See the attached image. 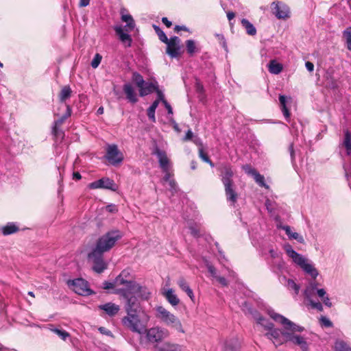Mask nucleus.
Segmentation results:
<instances>
[{
  "label": "nucleus",
  "instance_id": "nucleus-1",
  "mask_svg": "<svg viewBox=\"0 0 351 351\" xmlns=\"http://www.w3.org/2000/svg\"><path fill=\"white\" fill-rule=\"evenodd\" d=\"M267 314L275 322L282 325L279 329L274 326L265 332V336L271 340L276 347L290 342L300 346L302 351H309L308 344L306 338L298 334L304 330V328L296 324L283 315L276 313L273 309H267Z\"/></svg>",
  "mask_w": 351,
  "mask_h": 351
},
{
  "label": "nucleus",
  "instance_id": "nucleus-2",
  "mask_svg": "<svg viewBox=\"0 0 351 351\" xmlns=\"http://www.w3.org/2000/svg\"><path fill=\"white\" fill-rule=\"evenodd\" d=\"M138 312L127 313V315L122 318L123 325L133 332L139 335L144 334L146 330L147 322L149 320V316L145 314L141 318L137 313Z\"/></svg>",
  "mask_w": 351,
  "mask_h": 351
},
{
  "label": "nucleus",
  "instance_id": "nucleus-3",
  "mask_svg": "<svg viewBox=\"0 0 351 351\" xmlns=\"http://www.w3.org/2000/svg\"><path fill=\"white\" fill-rule=\"evenodd\" d=\"M284 250L287 256L298 266H300L306 274L310 275L313 280L318 276V271L314 265L302 255L295 252L290 244H285Z\"/></svg>",
  "mask_w": 351,
  "mask_h": 351
},
{
  "label": "nucleus",
  "instance_id": "nucleus-4",
  "mask_svg": "<svg viewBox=\"0 0 351 351\" xmlns=\"http://www.w3.org/2000/svg\"><path fill=\"white\" fill-rule=\"evenodd\" d=\"M122 236L121 232L118 230L109 231L99 238L93 250L104 254L112 248Z\"/></svg>",
  "mask_w": 351,
  "mask_h": 351
},
{
  "label": "nucleus",
  "instance_id": "nucleus-5",
  "mask_svg": "<svg viewBox=\"0 0 351 351\" xmlns=\"http://www.w3.org/2000/svg\"><path fill=\"white\" fill-rule=\"evenodd\" d=\"M155 310L156 311V317L165 325L171 326L179 332H185L180 320L176 315L162 306H156Z\"/></svg>",
  "mask_w": 351,
  "mask_h": 351
},
{
  "label": "nucleus",
  "instance_id": "nucleus-6",
  "mask_svg": "<svg viewBox=\"0 0 351 351\" xmlns=\"http://www.w3.org/2000/svg\"><path fill=\"white\" fill-rule=\"evenodd\" d=\"M241 308L245 314L252 315L256 320L257 324L262 326L265 332L271 329V328L274 326L271 322L263 317L256 310L252 308L248 302H244L242 303Z\"/></svg>",
  "mask_w": 351,
  "mask_h": 351
},
{
  "label": "nucleus",
  "instance_id": "nucleus-7",
  "mask_svg": "<svg viewBox=\"0 0 351 351\" xmlns=\"http://www.w3.org/2000/svg\"><path fill=\"white\" fill-rule=\"evenodd\" d=\"M144 333L146 335V339L148 342L156 344L169 336L168 330L159 326L152 327L149 329L146 328Z\"/></svg>",
  "mask_w": 351,
  "mask_h": 351
},
{
  "label": "nucleus",
  "instance_id": "nucleus-8",
  "mask_svg": "<svg viewBox=\"0 0 351 351\" xmlns=\"http://www.w3.org/2000/svg\"><path fill=\"white\" fill-rule=\"evenodd\" d=\"M68 285L75 293L80 295L88 296L94 293L88 287V282L82 278L69 280Z\"/></svg>",
  "mask_w": 351,
  "mask_h": 351
},
{
  "label": "nucleus",
  "instance_id": "nucleus-9",
  "mask_svg": "<svg viewBox=\"0 0 351 351\" xmlns=\"http://www.w3.org/2000/svg\"><path fill=\"white\" fill-rule=\"evenodd\" d=\"M135 281L132 280V277L130 275L129 271L123 270L120 274L115 278L114 283L117 285H123L124 288L118 289L116 291L117 293H123V291H129L132 289L133 284H135Z\"/></svg>",
  "mask_w": 351,
  "mask_h": 351
},
{
  "label": "nucleus",
  "instance_id": "nucleus-10",
  "mask_svg": "<svg viewBox=\"0 0 351 351\" xmlns=\"http://www.w3.org/2000/svg\"><path fill=\"white\" fill-rule=\"evenodd\" d=\"M121 295L126 300L125 311L127 313L138 312L139 308V303L135 295V293L132 291H123Z\"/></svg>",
  "mask_w": 351,
  "mask_h": 351
},
{
  "label": "nucleus",
  "instance_id": "nucleus-11",
  "mask_svg": "<svg viewBox=\"0 0 351 351\" xmlns=\"http://www.w3.org/2000/svg\"><path fill=\"white\" fill-rule=\"evenodd\" d=\"M88 188L90 189H108L112 191H117L118 190V185L114 182L113 180L104 177L99 180L94 181L88 184Z\"/></svg>",
  "mask_w": 351,
  "mask_h": 351
},
{
  "label": "nucleus",
  "instance_id": "nucleus-12",
  "mask_svg": "<svg viewBox=\"0 0 351 351\" xmlns=\"http://www.w3.org/2000/svg\"><path fill=\"white\" fill-rule=\"evenodd\" d=\"M105 157L110 164L114 166L121 163L123 160V154L119 150L116 145H108Z\"/></svg>",
  "mask_w": 351,
  "mask_h": 351
},
{
  "label": "nucleus",
  "instance_id": "nucleus-13",
  "mask_svg": "<svg viewBox=\"0 0 351 351\" xmlns=\"http://www.w3.org/2000/svg\"><path fill=\"white\" fill-rule=\"evenodd\" d=\"M88 258L93 263V269L100 274L107 268V263L104 261L103 253L93 250L88 254Z\"/></svg>",
  "mask_w": 351,
  "mask_h": 351
},
{
  "label": "nucleus",
  "instance_id": "nucleus-14",
  "mask_svg": "<svg viewBox=\"0 0 351 351\" xmlns=\"http://www.w3.org/2000/svg\"><path fill=\"white\" fill-rule=\"evenodd\" d=\"M218 171L220 173L219 176L221 177L223 186L234 183L232 180L234 171L230 165L221 164L218 167Z\"/></svg>",
  "mask_w": 351,
  "mask_h": 351
},
{
  "label": "nucleus",
  "instance_id": "nucleus-15",
  "mask_svg": "<svg viewBox=\"0 0 351 351\" xmlns=\"http://www.w3.org/2000/svg\"><path fill=\"white\" fill-rule=\"evenodd\" d=\"M271 10L272 13L278 19H286L289 17V8L282 2H273L271 4Z\"/></svg>",
  "mask_w": 351,
  "mask_h": 351
},
{
  "label": "nucleus",
  "instance_id": "nucleus-16",
  "mask_svg": "<svg viewBox=\"0 0 351 351\" xmlns=\"http://www.w3.org/2000/svg\"><path fill=\"white\" fill-rule=\"evenodd\" d=\"M167 44V53L171 58H177L180 55V39L178 36H173L168 40Z\"/></svg>",
  "mask_w": 351,
  "mask_h": 351
},
{
  "label": "nucleus",
  "instance_id": "nucleus-17",
  "mask_svg": "<svg viewBox=\"0 0 351 351\" xmlns=\"http://www.w3.org/2000/svg\"><path fill=\"white\" fill-rule=\"evenodd\" d=\"M152 154L157 156L159 165L162 171H167L169 169L170 162L165 152L160 149L158 147H156Z\"/></svg>",
  "mask_w": 351,
  "mask_h": 351
},
{
  "label": "nucleus",
  "instance_id": "nucleus-18",
  "mask_svg": "<svg viewBox=\"0 0 351 351\" xmlns=\"http://www.w3.org/2000/svg\"><path fill=\"white\" fill-rule=\"evenodd\" d=\"M243 169L245 172L252 176L255 180V182L262 187H265L268 189V185L265 182V178L263 176L261 175L255 169L252 168L250 165H245L243 167Z\"/></svg>",
  "mask_w": 351,
  "mask_h": 351
},
{
  "label": "nucleus",
  "instance_id": "nucleus-19",
  "mask_svg": "<svg viewBox=\"0 0 351 351\" xmlns=\"http://www.w3.org/2000/svg\"><path fill=\"white\" fill-rule=\"evenodd\" d=\"M225 195L227 202L230 206H234L237 202L239 195L235 190V185L234 183L224 185Z\"/></svg>",
  "mask_w": 351,
  "mask_h": 351
},
{
  "label": "nucleus",
  "instance_id": "nucleus-20",
  "mask_svg": "<svg viewBox=\"0 0 351 351\" xmlns=\"http://www.w3.org/2000/svg\"><path fill=\"white\" fill-rule=\"evenodd\" d=\"M131 290L135 293V295H137L142 300H148L151 294L149 290L146 287L141 286L136 282L133 284Z\"/></svg>",
  "mask_w": 351,
  "mask_h": 351
},
{
  "label": "nucleus",
  "instance_id": "nucleus-21",
  "mask_svg": "<svg viewBox=\"0 0 351 351\" xmlns=\"http://www.w3.org/2000/svg\"><path fill=\"white\" fill-rule=\"evenodd\" d=\"M155 351H182V346L179 344L169 341L154 346Z\"/></svg>",
  "mask_w": 351,
  "mask_h": 351
},
{
  "label": "nucleus",
  "instance_id": "nucleus-22",
  "mask_svg": "<svg viewBox=\"0 0 351 351\" xmlns=\"http://www.w3.org/2000/svg\"><path fill=\"white\" fill-rule=\"evenodd\" d=\"M114 31L119 36L120 40L125 45L126 47H130L132 44L131 36L125 31L124 28L121 25L114 27Z\"/></svg>",
  "mask_w": 351,
  "mask_h": 351
},
{
  "label": "nucleus",
  "instance_id": "nucleus-23",
  "mask_svg": "<svg viewBox=\"0 0 351 351\" xmlns=\"http://www.w3.org/2000/svg\"><path fill=\"white\" fill-rule=\"evenodd\" d=\"M321 288L318 287V282H317L315 280H311L306 286L304 291V297L307 300L312 299L313 297L317 295V290H319Z\"/></svg>",
  "mask_w": 351,
  "mask_h": 351
},
{
  "label": "nucleus",
  "instance_id": "nucleus-24",
  "mask_svg": "<svg viewBox=\"0 0 351 351\" xmlns=\"http://www.w3.org/2000/svg\"><path fill=\"white\" fill-rule=\"evenodd\" d=\"M123 90L126 95L127 99L132 103L135 104L138 101L136 94L132 85L130 83H126L123 86Z\"/></svg>",
  "mask_w": 351,
  "mask_h": 351
},
{
  "label": "nucleus",
  "instance_id": "nucleus-25",
  "mask_svg": "<svg viewBox=\"0 0 351 351\" xmlns=\"http://www.w3.org/2000/svg\"><path fill=\"white\" fill-rule=\"evenodd\" d=\"M177 285L182 291L187 294V295L191 298L192 301L194 300L195 295L193 291L190 288L189 283L184 277L181 276L178 279Z\"/></svg>",
  "mask_w": 351,
  "mask_h": 351
},
{
  "label": "nucleus",
  "instance_id": "nucleus-26",
  "mask_svg": "<svg viewBox=\"0 0 351 351\" xmlns=\"http://www.w3.org/2000/svg\"><path fill=\"white\" fill-rule=\"evenodd\" d=\"M99 308L103 310L109 316H114L120 310L119 306L112 302H108L99 306Z\"/></svg>",
  "mask_w": 351,
  "mask_h": 351
},
{
  "label": "nucleus",
  "instance_id": "nucleus-27",
  "mask_svg": "<svg viewBox=\"0 0 351 351\" xmlns=\"http://www.w3.org/2000/svg\"><path fill=\"white\" fill-rule=\"evenodd\" d=\"M141 87L142 88H140L139 89V94L141 97H144L157 90L158 83L156 82H145V84Z\"/></svg>",
  "mask_w": 351,
  "mask_h": 351
},
{
  "label": "nucleus",
  "instance_id": "nucleus-28",
  "mask_svg": "<svg viewBox=\"0 0 351 351\" xmlns=\"http://www.w3.org/2000/svg\"><path fill=\"white\" fill-rule=\"evenodd\" d=\"M0 230L4 236H7L19 231V227L16 223L9 222L4 226H2Z\"/></svg>",
  "mask_w": 351,
  "mask_h": 351
},
{
  "label": "nucleus",
  "instance_id": "nucleus-29",
  "mask_svg": "<svg viewBox=\"0 0 351 351\" xmlns=\"http://www.w3.org/2000/svg\"><path fill=\"white\" fill-rule=\"evenodd\" d=\"M121 20H122V21L126 23V25L124 27H123L125 32H132L135 28V26H136L135 22L133 19V17L130 14H121Z\"/></svg>",
  "mask_w": 351,
  "mask_h": 351
},
{
  "label": "nucleus",
  "instance_id": "nucleus-30",
  "mask_svg": "<svg viewBox=\"0 0 351 351\" xmlns=\"http://www.w3.org/2000/svg\"><path fill=\"white\" fill-rule=\"evenodd\" d=\"M268 263L271 267V269L275 273L280 271L282 269L285 264L282 257L276 259H269L268 261Z\"/></svg>",
  "mask_w": 351,
  "mask_h": 351
},
{
  "label": "nucleus",
  "instance_id": "nucleus-31",
  "mask_svg": "<svg viewBox=\"0 0 351 351\" xmlns=\"http://www.w3.org/2000/svg\"><path fill=\"white\" fill-rule=\"evenodd\" d=\"M164 296L167 300L173 306L178 305L180 303V299L177 295L175 294L174 291L172 289L166 290L164 293Z\"/></svg>",
  "mask_w": 351,
  "mask_h": 351
},
{
  "label": "nucleus",
  "instance_id": "nucleus-32",
  "mask_svg": "<svg viewBox=\"0 0 351 351\" xmlns=\"http://www.w3.org/2000/svg\"><path fill=\"white\" fill-rule=\"evenodd\" d=\"M72 90L69 86H64L62 88L59 95V100L62 103H64L71 97Z\"/></svg>",
  "mask_w": 351,
  "mask_h": 351
},
{
  "label": "nucleus",
  "instance_id": "nucleus-33",
  "mask_svg": "<svg viewBox=\"0 0 351 351\" xmlns=\"http://www.w3.org/2000/svg\"><path fill=\"white\" fill-rule=\"evenodd\" d=\"M341 145L346 148L347 155L350 156L351 154V133L348 130L344 131V138Z\"/></svg>",
  "mask_w": 351,
  "mask_h": 351
},
{
  "label": "nucleus",
  "instance_id": "nucleus-34",
  "mask_svg": "<svg viewBox=\"0 0 351 351\" xmlns=\"http://www.w3.org/2000/svg\"><path fill=\"white\" fill-rule=\"evenodd\" d=\"M66 110L65 114L54 121L53 128H60L65 120L71 116L72 112L71 106L69 105H66Z\"/></svg>",
  "mask_w": 351,
  "mask_h": 351
},
{
  "label": "nucleus",
  "instance_id": "nucleus-35",
  "mask_svg": "<svg viewBox=\"0 0 351 351\" xmlns=\"http://www.w3.org/2000/svg\"><path fill=\"white\" fill-rule=\"evenodd\" d=\"M269 71L272 74H279L282 70V65L277 62L275 60H272L268 64Z\"/></svg>",
  "mask_w": 351,
  "mask_h": 351
},
{
  "label": "nucleus",
  "instance_id": "nucleus-36",
  "mask_svg": "<svg viewBox=\"0 0 351 351\" xmlns=\"http://www.w3.org/2000/svg\"><path fill=\"white\" fill-rule=\"evenodd\" d=\"M280 280H285V286L289 290L294 291L295 295L298 294L300 291V286L297 285L294 280L291 279H287L285 276H283Z\"/></svg>",
  "mask_w": 351,
  "mask_h": 351
},
{
  "label": "nucleus",
  "instance_id": "nucleus-37",
  "mask_svg": "<svg viewBox=\"0 0 351 351\" xmlns=\"http://www.w3.org/2000/svg\"><path fill=\"white\" fill-rule=\"evenodd\" d=\"M241 25L249 35L254 36L256 34V29L255 27L248 20L243 19L241 20Z\"/></svg>",
  "mask_w": 351,
  "mask_h": 351
},
{
  "label": "nucleus",
  "instance_id": "nucleus-38",
  "mask_svg": "<svg viewBox=\"0 0 351 351\" xmlns=\"http://www.w3.org/2000/svg\"><path fill=\"white\" fill-rule=\"evenodd\" d=\"M279 101H280V104L282 112L284 116L285 117V118L287 119V120H288V119L290 117V113L289 112L288 108L286 106V101H287L286 97L284 95H280Z\"/></svg>",
  "mask_w": 351,
  "mask_h": 351
},
{
  "label": "nucleus",
  "instance_id": "nucleus-39",
  "mask_svg": "<svg viewBox=\"0 0 351 351\" xmlns=\"http://www.w3.org/2000/svg\"><path fill=\"white\" fill-rule=\"evenodd\" d=\"M186 47L187 53L191 56H193L195 52L198 51L195 43L193 40H187L186 41Z\"/></svg>",
  "mask_w": 351,
  "mask_h": 351
},
{
  "label": "nucleus",
  "instance_id": "nucleus-40",
  "mask_svg": "<svg viewBox=\"0 0 351 351\" xmlns=\"http://www.w3.org/2000/svg\"><path fill=\"white\" fill-rule=\"evenodd\" d=\"M336 351H351V348L343 340H337L335 344Z\"/></svg>",
  "mask_w": 351,
  "mask_h": 351
},
{
  "label": "nucleus",
  "instance_id": "nucleus-41",
  "mask_svg": "<svg viewBox=\"0 0 351 351\" xmlns=\"http://www.w3.org/2000/svg\"><path fill=\"white\" fill-rule=\"evenodd\" d=\"M224 351H239V346L237 341H226L224 344Z\"/></svg>",
  "mask_w": 351,
  "mask_h": 351
},
{
  "label": "nucleus",
  "instance_id": "nucleus-42",
  "mask_svg": "<svg viewBox=\"0 0 351 351\" xmlns=\"http://www.w3.org/2000/svg\"><path fill=\"white\" fill-rule=\"evenodd\" d=\"M49 330L56 334L60 339L65 341L67 337L70 336L69 333L65 330H60L56 328H53V326H50Z\"/></svg>",
  "mask_w": 351,
  "mask_h": 351
},
{
  "label": "nucleus",
  "instance_id": "nucleus-43",
  "mask_svg": "<svg viewBox=\"0 0 351 351\" xmlns=\"http://www.w3.org/2000/svg\"><path fill=\"white\" fill-rule=\"evenodd\" d=\"M132 80L139 88L145 84L143 76L137 72L133 73Z\"/></svg>",
  "mask_w": 351,
  "mask_h": 351
},
{
  "label": "nucleus",
  "instance_id": "nucleus-44",
  "mask_svg": "<svg viewBox=\"0 0 351 351\" xmlns=\"http://www.w3.org/2000/svg\"><path fill=\"white\" fill-rule=\"evenodd\" d=\"M343 37L346 40L347 49L351 51V27H347L343 32Z\"/></svg>",
  "mask_w": 351,
  "mask_h": 351
},
{
  "label": "nucleus",
  "instance_id": "nucleus-45",
  "mask_svg": "<svg viewBox=\"0 0 351 351\" xmlns=\"http://www.w3.org/2000/svg\"><path fill=\"white\" fill-rule=\"evenodd\" d=\"M153 27H154L156 33L157 34L160 40L164 43H167L169 39H168L167 36H166V34H165V32L158 26H157L156 25H154Z\"/></svg>",
  "mask_w": 351,
  "mask_h": 351
},
{
  "label": "nucleus",
  "instance_id": "nucleus-46",
  "mask_svg": "<svg viewBox=\"0 0 351 351\" xmlns=\"http://www.w3.org/2000/svg\"><path fill=\"white\" fill-rule=\"evenodd\" d=\"M52 134L54 136L56 141H62L64 137V132L60 129V128H53Z\"/></svg>",
  "mask_w": 351,
  "mask_h": 351
},
{
  "label": "nucleus",
  "instance_id": "nucleus-47",
  "mask_svg": "<svg viewBox=\"0 0 351 351\" xmlns=\"http://www.w3.org/2000/svg\"><path fill=\"white\" fill-rule=\"evenodd\" d=\"M199 156L203 161L208 163L211 167H214L213 162L210 160L207 154L204 152L202 148L199 149Z\"/></svg>",
  "mask_w": 351,
  "mask_h": 351
},
{
  "label": "nucleus",
  "instance_id": "nucleus-48",
  "mask_svg": "<svg viewBox=\"0 0 351 351\" xmlns=\"http://www.w3.org/2000/svg\"><path fill=\"white\" fill-rule=\"evenodd\" d=\"M265 207L270 214H273L276 208V203L269 199L265 201Z\"/></svg>",
  "mask_w": 351,
  "mask_h": 351
},
{
  "label": "nucleus",
  "instance_id": "nucleus-49",
  "mask_svg": "<svg viewBox=\"0 0 351 351\" xmlns=\"http://www.w3.org/2000/svg\"><path fill=\"white\" fill-rule=\"evenodd\" d=\"M101 56L99 53H96L90 63L91 66L94 69L97 68L101 61Z\"/></svg>",
  "mask_w": 351,
  "mask_h": 351
},
{
  "label": "nucleus",
  "instance_id": "nucleus-50",
  "mask_svg": "<svg viewBox=\"0 0 351 351\" xmlns=\"http://www.w3.org/2000/svg\"><path fill=\"white\" fill-rule=\"evenodd\" d=\"M309 304L313 308L317 309L318 311L322 312L323 311V305L320 302L313 301L312 299L308 300Z\"/></svg>",
  "mask_w": 351,
  "mask_h": 351
},
{
  "label": "nucleus",
  "instance_id": "nucleus-51",
  "mask_svg": "<svg viewBox=\"0 0 351 351\" xmlns=\"http://www.w3.org/2000/svg\"><path fill=\"white\" fill-rule=\"evenodd\" d=\"M206 267L210 276L215 279L218 276L215 267L208 263H206Z\"/></svg>",
  "mask_w": 351,
  "mask_h": 351
},
{
  "label": "nucleus",
  "instance_id": "nucleus-52",
  "mask_svg": "<svg viewBox=\"0 0 351 351\" xmlns=\"http://www.w3.org/2000/svg\"><path fill=\"white\" fill-rule=\"evenodd\" d=\"M167 184L169 185V190L171 192L172 194H174L178 191V186L174 179L170 180V182H169Z\"/></svg>",
  "mask_w": 351,
  "mask_h": 351
},
{
  "label": "nucleus",
  "instance_id": "nucleus-53",
  "mask_svg": "<svg viewBox=\"0 0 351 351\" xmlns=\"http://www.w3.org/2000/svg\"><path fill=\"white\" fill-rule=\"evenodd\" d=\"M269 253L270 258H271L270 259H276V258L282 257V254H281L280 252H279L277 250H274L273 248L269 249Z\"/></svg>",
  "mask_w": 351,
  "mask_h": 351
},
{
  "label": "nucleus",
  "instance_id": "nucleus-54",
  "mask_svg": "<svg viewBox=\"0 0 351 351\" xmlns=\"http://www.w3.org/2000/svg\"><path fill=\"white\" fill-rule=\"evenodd\" d=\"M320 323L322 326L329 328L332 326V322L326 317L322 316L320 318Z\"/></svg>",
  "mask_w": 351,
  "mask_h": 351
},
{
  "label": "nucleus",
  "instance_id": "nucleus-55",
  "mask_svg": "<svg viewBox=\"0 0 351 351\" xmlns=\"http://www.w3.org/2000/svg\"><path fill=\"white\" fill-rule=\"evenodd\" d=\"M162 172L165 173V176L162 179V182L163 184H165L166 183H168L169 182H170V180H171L173 179L171 178L172 174L170 173L169 169H168L167 171H162Z\"/></svg>",
  "mask_w": 351,
  "mask_h": 351
},
{
  "label": "nucleus",
  "instance_id": "nucleus-56",
  "mask_svg": "<svg viewBox=\"0 0 351 351\" xmlns=\"http://www.w3.org/2000/svg\"><path fill=\"white\" fill-rule=\"evenodd\" d=\"M278 228L282 229L285 231L287 235L290 239L291 237V234H293V232L291 231V229L290 226H282V224H278L277 225Z\"/></svg>",
  "mask_w": 351,
  "mask_h": 351
},
{
  "label": "nucleus",
  "instance_id": "nucleus-57",
  "mask_svg": "<svg viewBox=\"0 0 351 351\" xmlns=\"http://www.w3.org/2000/svg\"><path fill=\"white\" fill-rule=\"evenodd\" d=\"M290 239H295L300 243H304V239L303 237L301 236L300 234H299L297 232H293V234H291V237Z\"/></svg>",
  "mask_w": 351,
  "mask_h": 351
},
{
  "label": "nucleus",
  "instance_id": "nucleus-58",
  "mask_svg": "<svg viewBox=\"0 0 351 351\" xmlns=\"http://www.w3.org/2000/svg\"><path fill=\"white\" fill-rule=\"evenodd\" d=\"M155 109H153L152 108H149L147 109V116L149 119L154 123L156 122V117H155Z\"/></svg>",
  "mask_w": 351,
  "mask_h": 351
},
{
  "label": "nucleus",
  "instance_id": "nucleus-59",
  "mask_svg": "<svg viewBox=\"0 0 351 351\" xmlns=\"http://www.w3.org/2000/svg\"><path fill=\"white\" fill-rule=\"evenodd\" d=\"M106 211L111 213H114L118 211L117 206L114 204H112L106 206Z\"/></svg>",
  "mask_w": 351,
  "mask_h": 351
},
{
  "label": "nucleus",
  "instance_id": "nucleus-60",
  "mask_svg": "<svg viewBox=\"0 0 351 351\" xmlns=\"http://www.w3.org/2000/svg\"><path fill=\"white\" fill-rule=\"evenodd\" d=\"M117 285L114 282H110L108 281H105L103 282V289H110L114 288Z\"/></svg>",
  "mask_w": 351,
  "mask_h": 351
},
{
  "label": "nucleus",
  "instance_id": "nucleus-61",
  "mask_svg": "<svg viewBox=\"0 0 351 351\" xmlns=\"http://www.w3.org/2000/svg\"><path fill=\"white\" fill-rule=\"evenodd\" d=\"M215 279L222 286H223V287L228 286V281L224 277L218 276Z\"/></svg>",
  "mask_w": 351,
  "mask_h": 351
},
{
  "label": "nucleus",
  "instance_id": "nucleus-62",
  "mask_svg": "<svg viewBox=\"0 0 351 351\" xmlns=\"http://www.w3.org/2000/svg\"><path fill=\"white\" fill-rule=\"evenodd\" d=\"M99 331L103 335H106L112 337H113L112 332L104 327H100L99 328Z\"/></svg>",
  "mask_w": 351,
  "mask_h": 351
},
{
  "label": "nucleus",
  "instance_id": "nucleus-63",
  "mask_svg": "<svg viewBox=\"0 0 351 351\" xmlns=\"http://www.w3.org/2000/svg\"><path fill=\"white\" fill-rule=\"evenodd\" d=\"M325 306L327 307H331L332 306V303L330 301L328 295H326L324 298L321 300Z\"/></svg>",
  "mask_w": 351,
  "mask_h": 351
},
{
  "label": "nucleus",
  "instance_id": "nucleus-64",
  "mask_svg": "<svg viewBox=\"0 0 351 351\" xmlns=\"http://www.w3.org/2000/svg\"><path fill=\"white\" fill-rule=\"evenodd\" d=\"M327 293L326 290L323 288H321L319 290H317V295L321 300L324 298L326 295H327Z\"/></svg>",
  "mask_w": 351,
  "mask_h": 351
}]
</instances>
